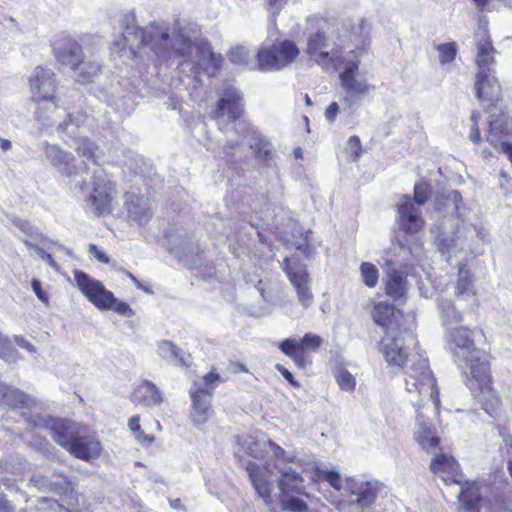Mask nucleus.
Returning <instances> with one entry per match:
<instances>
[{
  "label": "nucleus",
  "mask_w": 512,
  "mask_h": 512,
  "mask_svg": "<svg viewBox=\"0 0 512 512\" xmlns=\"http://www.w3.org/2000/svg\"><path fill=\"white\" fill-rule=\"evenodd\" d=\"M408 250L411 254L415 255V257L417 258L418 261L421 260V255H422L421 245H415L414 250H412L411 248H409Z\"/></svg>",
  "instance_id": "nucleus-62"
},
{
  "label": "nucleus",
  "mask_w": 512,
  "mask_h": 512,
  "mask_svg": "<svg viewBox=\"0 0 512 512\" xmlns=\"http://www.w3.org/2000/svg\"><path fill=\"white\" fill-rule=\"evenodd\" d=\"M15 225L27 236H29V240L31 241L39 240L43 245H46V243H52V241L48 240L41 233H39V231L29 221L19 219L15 222Z\"/></svg>",
  "instance_id": "nucleus-43"
},
{
  "label": "nucleus",
  "mask_w": 512,
  "mask_h": 512,
  "mask_svg": "<svg viewBox=\"0 0 512 512\" xmlns=\"http://www.w3.org/2000/svg\"><path fill=\"white\" fill-rule=\"evenodd\" d=\"M54 56L61 64L70 66L74 71L86 57L79 43L71 37H60L53 43Z\"/></svg>",
  "instance_id": "nucleus-20"
},
{
  "label": "nucleus",
  "mask_w": 512,
  "mask_h": 512,
  "mask_svg": "<svg viewBox=\"0 0 512 512\" xmlns=\"http://www.w3.org/2000/svg\"><path fill=\"white\" fill-rule=\"evenodd\" d=\"M131 401L136 405L152 407L162 404L164 396L153 382L143 380L133 390Z\"/></svg>",
  "instance_id": "nucleus-26"
},
{
  "label": "nucleus",
  "mask_w": 512,
  "mask_h": 512,
  "mask_svg": "<svg viewBox=\"0 0 512 512\" xmlns=\"http://www.w3.org/2000/svg\"><path fill=\"white\" fill-rule=\"evenodd\" d=\"M300 55L297 44L289 39H267L256 54L257 67L261 71H280L293 64Z\"/></svg>",
  "instance_id": "nucleus-11"
},
{
  "label": "nucleus",
  "mask_w": 512,
  "mask_h": 512,
  "mask_svg": "<svg viewBox=\"0 0 512 512\" xmlns=\"http://www.w3.org/2000/svg\"><path fill=\"white\" fill-rule=\"evenodd\" d=\"M0 147L3 151H7L11 148V142L7 139H0Z\"/></svg>",
  "instance_id": "nucleus-63"
},
{
  "label": "nucleus",
  "mask_w": 512,
  "mask_h": 512,
  "mask_svg": "<svg viewBox=\"0 0 512 512\" xmlns=\"http://www.w3.org/2000/svg\"><path fill=\"white\" fill-rule=\"evenodd\" d=\"M135 439L142 446H149L153 443L154 437L148 434H145L144 431L140 428L137 432L133 433Z\"/></svg>",
  "instance_id": "nucleus-57"
},
{
  "label": "nucleus",
  "mask_w": 512,
  "mask_h": 512,
  "mask_svg": "<svg viewBox=\"0 0 512 512\" xmlns=\"http://www.w3.org/2000/svg\"><path fill=\"white\" fill-rule=\"evenodd\" d=\"M435 205L438 211H445L449 214V216L444 217L435 236L439 251L443 255L447 254L446 261H449L452 255L463 251L466 245L465 236L461 233L464 228L460 219L462 216V196L458 191L451 190L445 195L437 197Z\"/></svg>",
  "instance_id": "nucleus-6"
},
{
  "label": "nucleus",
  "mask_w": 512,
  "mask_h": 512,
  "mask_svg": "<svg viewBox=\"0 0 512 512\" xmlns=\"http://www.w3.org/2000/svg\"><path fill=\"white\" fill-rule=\"evenodd\" d=\"M357 25V20L352 22L349 20L343 24L345 35L340 39L339 43L331 41L323 32L317 31L307 38L305 53L310 60L321 66L324 70H333L345 56V52L355 48L350 38L352 28Z\"/></svg>",
  "instance_id": "nucleus-9"
},
{
  "label": "nucleus",
  "mask_w": 512,
  "mask_h": 512,
  "mask_svg": "<svg viewBox=\"0 0 512 512\" xmlns=\"http://www.w3.org/2000/svg\"><path fill=\"white\" fill-rule=\"evenodd\" d=\"M33 481L44 490L66 493L71 489V484L63 475H52L51 478L34 476Z\"/></svg>",
  "instance_id": "nucleus-33"
},
{
  "label": "nucleus",
  "mask_w": 512,
  "mask_h": 512,
  "mask_svg": "<svg viewBox=\"0 0 512 512\" xmlns=\"http://www.w3.org/2000/svg\"><path fill=\"white\" fill-rule=\"evenodd\" d=\"M125 207L128 217L139 226L146 225L151 219L152 213L148 199L127 192L125 194Z\"/></svg>",
  "instance_id": "nucleus-27"
},
{
  "label": "nucleus",
  "mask_w": 512,
  "mask_h": 512,
  "mask_svg": "<svg viewBox=\"0 0 512 512\" xmlns=\"http://www.w3.org/2000/svg\"><path fill=\"white\" fill-rule=\"evenodd\" d=\"M243 113V102L240 92L234 87H228L218 101L217 108L213 112V117L220 122L227 118L229 121H235Z\"/></svg>",
  "instance_id": "nucleus-19"
},
{
  "label": "nucleus",
  "mask_w": 512,
  "mask_h": 512,
  "mask_svg": "<svg viewBox=\"0 0 512 512\" xmlns=\"http://www.w3.org/2000/svg\"><path fill=\"white\" fill-rule=\"evenodd\" d=\"M438 306L444 324H457L463 321L462 313L450 300L442 299Z\"/></svg>",
  "instance_id": "nucleus-38"
},
{
  "label": "nucleus",
  "mask_w": 512,
  "mask_h": 512,
  "mask_svg": "<svg viewBox=\"0 0 512 512\" xmlns=\"http://www.w3.org/2000/svg\"><path fill=\"white\" fill-rule=\"evenodd\" d=\"M430 185L426 182L416 183L414 186V200L418 205H423L430 197Z\"/></svg>",
  "instance_id": "nucleus-48"
},
{
  "label": "nucleus",
  "mask_w": 512,
  "mask_h": 512,
  "mask_svg": "<svg viewBox=\"0 0 512 512\" xmlns=\"http://www.w3.org/2000/svg\"><path fill=\"white\" fill-rule=\"evenodd\" d=\"M128 427L132 433L137 432L140 428V417L138 415L133 416L128 421Z\"/></svg>",
  "instance_id": "nucleus-59"
},
{
  "label": "nucleus",
  "mask_w": 512,
  "mask_h": 512,
  "mask_svg": "<svg viewBox=\"0 0 512 512\" xmlns=\"http://www.w3.org/2000/svg\"><path fill=\"white\" fill-rule=\"evenodd\" d=\"M69 146L87 160L96 162L98 147L86 137H72Z\"/></svg>",
  "instance_id": "nucleus-35"
},
{
  "label": "nucleus",
  "mask_w": 512,
  "mask_h": 512,
  "mask_svg": "<svg viewBox=\"0 0 512 512\" xmlns=\"http://www.w3.org/2000/svg\"><path fill=\"white\" fill-rule=\"evenodd\" d=\"M338 114H342L346 117H349L343 110H342V103L339 102H332L325 111V118L329 123H333L337 117Z\"/></svg>",
  "instance_id": "nucleus-49"
},
{
  "label": "nucleus",
  "mask_w": 512,
  "mask_h": 512,
  "mask_svg": "<svg viewBox=\"0 0 512 512\" xmlns=\"http://www.w3.org/2000/svg\"><path fill=\"white\" fill-rule=\"evenodd\" d=\"M473 334L474 331L465 326L450 328L445 332L447 348L458 366L475 361L477 355L481 354L475 345Z\"/></svg>",
  "instance_id": "nucleus-13"
},
{
  "label": "nucleus",
  "mask_w": 512,
  "mask_h": 512,
  "mask_svg": "<svg viewBox=\"0 0 512 512\" xmlns=\"http://www.w3.org/2000/svg\"><path fill=\"white\" fill-rule=\"evenodd\" d=\"M430 469L432 472L439 476L445 484H458L461 486V491L466 488L468 485H474L478 490L476 483H470L466 481L463 483V474L459 469V464L457 461L449 455L439 454L432 458ZM462 493V492H460ZM461 494H459L460 496Z\"/></svg>",
  "instance_id": "nucleus-18"
},
{
  "label": "nucleus",
  "mask_w": 512,
  "mask_h": 512,
  "mask_svg": "<svg viewBox=\"0 0 512 512\" xmlns=\"http://www.w3.org/2000/svg\"><path fill=\"white\" fill-rule=\"evenodd\" d=\"M395 317L396 312L393 305L386 302H380L375 305L373 311V320L382 327H385L386 331H389V328L392 330L391 318Z\"/></svg>",
  "instance_id": "nucleus-37"
},
{
  "label": "nucleus",
  "mask_w": 512,
  "mask_h": 512,
  "mask_svg": "<svg viewBox=\"0 0 512 512\" xmlns=\"http://www.w3.org/2000/svg\"><path fill=\"white\" fill-rule=\"evenodd\" d=\"M67 450L81 460L90 461L100 456L102 446L94 432L84 427Z\"/></svg>",
  "instance_id": "nucleus-21"
},
{
  "label": "nucleus",
  "mask_w": 512,
  "mask_h": 512,
  "mask_svg": "<svg viewBox=\"0 0 512 512\" xmlns=\"http://www.w3.org/2000/svg\"><path fill=\"white\" fill-rule=\"evenodd\" d=\"M158 354L176 365H187L186 353L178 348L174 343L168 340H162L158 343Z\"/></svg>",
  "instance_id": "nucleus-31"
},
{
  "label": "nucleus",
  "mask_w": 512,
  "mask_h": 512,
  "mask_svg": "<svg viewBox=\"0 0 512 512\" xmlns=\"http://www.w3.org/2000/svg\"><path fill=\"white\" fill-rule=\"evenodd\" d=\"M0 358L10 364L22 360L20 353L12 346L10 339L0 332Z\"/></svg>",
  "instance_id": "nucleus-39"
},
{
  "label": "nucleus",
  "mask_w": 512,
  "mask_h": 512,
  "mask_svg": "<svg viewBox=\"0 0 512 512\" xmlns=\"http://www.w3.org/2000/svg\"><path fill=\"white\" fill-rule=\"evenodd\" d=\"M45 157L62 175L71 177L76 174L74 157L56 144H46Z\"/></svg>",
  "instance_id": "nucleus-25"
},
{
  "label": "nucleus",
  "mask_w": 512,
  "mask_h": 512,
  "mask_svg": "<svg viewBox=\"0 0 512 512\" xmlns=\"http://www.w3.org/2000/svg\"><path fill=\"white\" fill-rule=\"evenodd\" d=\"M88 253L89 255L95 257L99 262L108 264L110 261L107 254L103 250H101L97 245L90 244L88 247Z\"/></svg>",
  "instance_id": "nucleus-54"
},
{
  "label": "nucleus",
  "mask_w": 512,
  "mask_h": 512,
  "mask_svg": "<svg viewBox=\"0 0 512 512\" xmlns=\"http://www.w3.org/2000/svg\"><path fill=\"white\" fill-rule=\"evenodd\" d=\"M75 72L78 82H92L101 73V64L95 57L90 59L85 57Z\"/></svg>",
  "instance_id": "nucleus-32"
},
{
  "label": "nucleus",
  "mask_w": 512,
  "mask_h": 512,
  "mask_svg": "<svg viewBox=\"0 0 512 512\" xmlns=\"http://www.w3.org/2000/svg\"><path fill=\"white\" fill-rule=\"evenodd\" d=\"M220 382V376L217 373L209 372L193 383L190 389L191 399L211 400L216 384Z\"/></svg>",
  "instance_id": "nucleus-30"
},
{
  "label": "nucleus",
  "mask_w": 512,
  "mask_h": 512,
  "mask_svg": "<svg viewBox=\"0 0 512 512\" xmlns=\"http://www.w3.org/2000/svg\"><path fill=\"white\" fill-rule=\"evenodd\" d=\"M24 244L30 252L37 254L43 261L47 262L55 270H59V265L55 262L52 255L47 253L38 243L29 239H24Z\"/></svg>",
  "instance_id": "nucleus-45"
},
{
  "label": "nucleus",
  "mask_w": 512,
  "mask_h": 512,
  "mask_svg": "<svg viewBox=\"0 0 512 512\" xmlns=\"http://www.w3.org/2000/svg\"><path fill=\"white\" fill-rule=\"evenodd\" d=\"M370 27L364 19H357L352 28L351 42L355 48L345 52V56L333 69L339 73V85L345 92L340 98L342 110L348 115H355L360 101L375 91L365 71L360 69V60L367 53L370 45Z\"/></svg>",
  "instance_id": "nucleus-4"
},
{
  "label": "nucleus",
  "mask_w": 512,
  "mask_h": 512,
  "mask_svg": "<svg viewBox=\"0 0 512 512\" xmlns=\"http://www.w3.org/2000/svg\"><path fill=\"white\" fill-rule=\"evenodd\" d=\"M411 345H415V338L412 333L399 332L394 333L389 328L385 331V335L380 342V351L382 352L386 362L389 365H394L404 369V381L406 380L407 372L411 366L419 367L422 363L429 369L427 359L419 353H408Z\"/></svg>",
  "instance_id": "nucleus-10"
},
{
  "label": "nucleus",
  "mask_w": 512,
  "mask_h": 512,
  "mask_svg": "<svg viewBox=\"0 0 512 512\" xmlns=\"http://www.w3.org/2000/svg\"><path fill=\"white\" fill-rule=\"evenodd\" d=\"M14 342L16 345L24 350H26L29 354L35 356L37 354V348L26 338L21 335L14 336Z\"/></svg>",
  "instance_id": "nucleus-51"
},
{
  "label": "nucleus",
  "mask_w": 512,
  "mask_h": 512,
  "mask_svg": "<svg viewBox=\"0 0 512 512\" xmlns=\"http://www.w3.org/2000/svg\"><path fill=\"white\" fill-rule=\"evenodd\" d=\"M348 150L354 159L358 158L361 154V142L358 136H351L348 140Z\"/></svg>",
  "instance_id": "nucleus-55"
},
{
  "label": "nucleus",
  "mask_w": 512,
  "mask_h": 512,
  "mask_svg": "<svg viewBox=\"0 0 512 512\" xmlns=\"http://www.w3.org/2000/svg\"><path fill=\"white\" fill-rule=\"evenodd\" d=\"M230 60L238 65L247 66L249 69H254L253 63L249 62V52L244 46H238L230 51Z\"/></svg>",
  "instance_id": "nucleus-46"
},
{
  "label": "nucleus",
  "mask_w": 512,
  "mask_h": 512,
  "mask_svg": "<svg viewBox=\"0 0 512 512\" xmlns=\"http://www.w3.org/2000/svg\"><path fill=\"white\" fill-rule=\"evenodd\" d=\"M480 493L474 485H468L460 495L459 512H478Z\"/></svg>",
  "instance_id": "nucleus-36"
},
{
  "label": "nucleus",
  "mask_w": 512,
  "mask_h": 512,
  "mask_svg": "<svg viewBox=\"0 0 512 512\" xmlns=\"http://www.w3.org/2000/svg\"><path fill=\"white\" fill-rule=\"evenodd\" d=\"M3 399L7 405L13 408L28 406L30 402L26 394L15 388H7L3 393Z\"/></svg>",
  "instance_id": "nucleus-42"
},
{
  "label": "nucleus",
  "mask_w": 512,
  "mask_h": 512,
  "mask_svg": "<svg viewBox=\"0 0 512 512\" xmlns=\"http://www.w3.org/2000/svg\"><path fill=\"white\" fill-rule=\"evenodd\" d=\"M461 367H469L466 385L472 394L480 402L490 401L492 404H497L498 397L491 387L490 367L486 361L481 359V355L478 354L475 361H469L467 365Z\"/></svg>",
  "instance_id": "nucleus-14"
},
{
  "label": "nucleus",
  "mask_w": 512,
  "mask_h": 512,
  "mask_svg": "<svg viewBox=\"0 0 512 512\" xmlns=\"http://www.w3.org/2000/svg\"><path fill=\"white\" fill-rule=\"evenodd\" d=\"M242 144L248 145L256 157L266 164L271 160L272 150L270 144L252 127L246 128V134L243 136Z\"/></svg>",
  "instance_id": "nucleus-29"
},
{
  "label": "nucleus",
  "mask_w": 512,
  "mask_h": 512,
  "mask_svg": "<svg viewBox=\"0 0 512 512\" xmlns=\"http://www.w3.org/2000/svg\"><path fill=\"white\" fill-rule=\"evenodd\" d=\"M399 228L409 234L420 231L424 225L419 209L408 196H402L398 205Z\"/></svg>",
  "instance_id": "nucleus-22"
},
{
  "label": "nucleus",
  "mask_w": 512,
  "mask_h": 512,
  "mask_svg": "<svg viewBox=\"0 0 512 512\" xmlns=\"http://www.w3.org/2000/svg\"><path fill=\"white\" fill-rule=\"evenodd\" d=\"M476 47V64L478 66L475 83L476 95L485 109L489 110L491 107L496 109L501 101V86L493 74L495 49L486 30L478 32Z\"/></svg>",
  "instance_id": "nucleus-8"
},
{
  "label": "nucleus",
  "mask_w": 512,
  "mask_h": 512,
  "mask_svg": "<svg viewBox=\"0 0 512 512\" xmlns=\"http://www.w3.org/2000/svg\"><path fill=\"white\" fill-rule=\"evenodd\" d=\"M46 424L51 430L53 439L65 449L70 447L84 428L76 422L65 419H49Z\"/></svg>",
  "instance_id": "nucleus-23"
},
{
  "label": "nucleus",
  "mask_w": 512,
  "mask_h": 512,
  "mask_svg": "<svg viewBox=\"0 0 512 512\" xmlns=\"http://www.w3.org/2000/svg\"><path fill=\"white\" fill-rule=\"evenodd\" d=\"M283 269L296 290L299 303L305 308L309 307L313 302V294L306 267L294 258H285Z\"/></svg>",
  "instance_id": "nucleus-17"
},
{
  "label": "nucleus",
  "mask_w": 512,
  "mask_h": 512,
  "mask_svg": "<svg viewBox=\"0 0 512 512\" xmlns=\"http://www.w3.org/2000/svg\"><path fill=\"white\" fill-rule=\"evenodd\" d=\"M386 267V294L394 299L403 297L407 291V282L401 272L397 270V261L385 259Z\"/></svg>",
  "instance_id": "nucleus-28"
},
{
  "label": "nucleus",
  "mask_w": 512,
  "mask_h": 512,
  "mask_svg": "<svg viewBox=\"0 0 512 512\" xmlns=\"http://www.w3.org/2000/svg\"><path fill=\"white\" fill-rule=\"evenodd\" d=\"M323 343V339L315 334L306 333L301 339L288 338L279 343V349L294 363L305 368L311 362L307 358L308 352L317 351Z\"/></svg>",
  "instance_id": "nucleus-15"
},
{
  "label": "nucleus",
  "mask_w": 512,
  "mask_h": 512,
  "mask_svg": "<svg viewBox=\"0 0 512 512\" xmlns=\"http://www.w3.org/2000/svg\"><path fill=\"white\" fill-rule=\"evenodd\" d=\"M333 375L342 391L351 393L355 390L356 379L345 367H337Z\"/></svg>",
  "instance_id": "nucleus-41"
},
{
  "label": "nucleus",
  "mask_w": 512,
  "mask_h": 512,
  "mask_svg": "<svg viewBox=\"0 0 512 512\" xmlns=\"http://www.w3.org/2000/svg\"><path fill=\"white\" fill-rule=\"evenodd\" d=\"M312 482L327 481L331 487L340 491L344 488L350 493L348 500H340L337 503V509L340 512H362L369 508L375 501L377 493L380 489V483L371 480L363 481L357 479H347L343 486L342 478L339 472L315 467L309 476Z\"/></svg>",
  "instance_id": "nucleus-7"
},
{
  "label": "nucleus",
  "mask_w": 512,
  "mask_h": 512,
  "mask_svg": "<svg viewBox=\"0 0 512 512\" xmlns=\"http://www.w3.org/2000/svg\"><path fill=\"white\" fill-rule=\"evenodd\" d=\"M235 455L239 458L249 455L256 459L270 455L273 461L272 466L279 473L278 488L284 493L289 491L302 492L303 476L290 466L295 462V456L287 453L275 442L264 438L258 439L253 435L240 436L237 438ZM270 467V463L260 467L253 462H249L246 470L258 496L264 500L272 512H277L278 503L272 496L274 481L272 480Z\"/></svg>",
  "instance_id": "nucleus-2"
},
{
  "label": "nucleus",
  "mask_w": 512,
  "mask_h": 512,
  "mask_svg": "<svg viewBox=\"0 0 512 512\" xmlns=\"http://www.w3.org/2000/svg\"><path fill=\"white\" fill-rule=\"evenodd\" d=\"M31 99L36 104V118L44 126H57L59 130L74 133L73 127H79V117L68 115L69 122H61L64 110L59 107L57 81L54 72L44 66H37L29 78Z\"/></svg>",
  "instance_id": "nucleus-5"
},
{
  "label": "nucleus",
  "mask_w": 512,
  "mask_h": 512,
  "mask_svg": "<svg viewBox=\"0 0 512 512\" xmlns=\"http://www.w3.org/2000/svg\"><path fill=\"white\" fill-rule=\"evenodd\" d=\"M0 512H13L12 505L5 499L0 498Z\"/></svg>",
  "instance_id": "nucleus-61"
},
{
  "label": "nucleus",
  "mask_w": 512,
  "mask_h": 512,
  "mask_svg": "<svg viewBox=\"0 0 512 512\" xmlns=\"http://www.w3.org/2000/svg\"><path fill=\"white\" fill-rule=\"evenodd\" d=\"M405 390L416 411L414 439L423 450L434 453L439 448L440 438L432 421L439 413L440 398L436 380L424 363L417 368H409Z\"/></svg>",
  "instance_id": "nucleus-3"
},
{
  "label": "nucleus",
  "mask_w": 512,
  "mask_h": 512,
  "mask_svg": "<svg viewBox=\"0 0 512 512\" xmlns=\"http://www.w3.org/2000/svg\"><path fill=\"white\" fill-rule=\"evenodd\" d=\"M277 371L293 386L298 387L299 384L295 381L293 375L282 365L277 364L276 365Z\"/></svg>",
  "instance_id": "nucleus-58"
},
{
  "label": "nucleus",
  "mask_w": 512,
  "mask_h": 512,
  "mask_svg": "<svg viewBox=\"0 0 512 512\" xmlns=\"http://www.w3.org/2000/svg\"><path fill=\"white\" fill-rule=\"evenodd\" d=\"M454 297L458 301L465 302L469 305L477 303V290L474 280L466 265H459L457 279L454 284Z\"/></svg>",
  "instance_id": "nucleus-24"
},
{
  "label": "nucleus",
  "mask_w": 512,
  "mask_h": 512,
  "mask_svg": "<svg viewBox=\"0 0 512 512\" xmlns=\"http://www.w3.org/2000/svg\"><path fill=\"white\" fill-rule=\"evenodd\" d=\"M210 401L207 399H192L191 419L194 425L200 429L213 415Z\"/></svg>",
  "instance_id": "nucleus-34"
},
{
  "label": "nucleus",
  "mask_w": 512,
  "mask_h": 512,
  "mask_svg": "<svg viewBox=\"0 0 512 512\" xmlns=\"http://www.w3.org/2000/svg\"><path fill=\"white\" fill-rule=\"evenodd\" d=\"M425 280L427 281V284L429 285V287L425 284V281L423 279H420L418 284H419V290L422 294L423 297L425 298H431L433 297L434 293H435V289L434 287L431 285V280H430V277L429 275L426 273V278Z\"/></svg>",
  "instance_id": "nucleus-52"
},
{
  "label": "nucleus",
  "mask_w": 512,
  "mask_h": 512,
  "mask_svg": "<svg viewBox=\"0 0 512 512\" xmlns=\"http://www.w3.org/2000/svg\"><path fill=\"white\" fill-rule=\"evenodd\" d=\"M264 7L266 11L269 13L272 21V25H276V17L279 15L281 10L287 3V0H263Z\"/></svg>",
  "instance_id": "nucleus-47"
},
{
  "label": "nucleus",
  "mask_w": 512,
  "mask_h": 512,
  "mask_svg": "<svg viewBox=\"0 0 512 512\" xmlns=\"http://www.w3.org/2000/svg\"><path fill=\"white\" fill-rule=\"evenodd\" d=\"M146 46L164 60L181 57V72L188 70L193 74L192 78L187 75V85L192 84L194 88L199 82L196 68L203 70L208 76H214L222 61L221 55L215 54L207 41L191 43L179 32L169 33L164 25H151L145 31L136 26H128L122 35L113 40L111 50L113 53H121L128 49L130 55L135 56L137 50Z\"/></svg>",
  "instance_id": "nucleus-1"
},
{
  "label": "nucleus",
  "mask_w": 512,
  "mask_h": 512,
  "mask_svg": "<svg viewBox=\"0 0 512 512\" xmlns=\"http://www.w3.org/2000/svg\"><path fill=\"white\" fill-rule=\"evenodd\" d=\"M74 278L80 291L97 309H110L114 294L107 290L102 282L79 270L74 272Z\"/></svg>",
  "instance_id": "nucleus-16"
},
{
  "label": "nucleus",
  "mask_w": 512,
  "mask_h": 512,
  "mask_svg": "<svg viewBox=\"0 0 512 512\" xmlns=\"http://www.w3.org/2000/svg\"><path fill=\"white\" fill-rule=\"evenodd\" d=\"M360 277L363 284L369 288L377 286L379 281V270L371 262H362L359 267Z\"/></svg>",
  "instance_id": "nucleus-40"
},
{
  "label": "nucleus",
  "mask_w": 512,
  "mask_h": 512,
  "mask_svg": "<svg viewBox=\"0 0 512 512\" xmlns=\"http://www.w3.org/2000/svg\"><path fill=\"white\" fill-rule=\"evenodd\" d=\"M109 310H113L114 312L122 316L131 317L134 315L133 310L127 303L118 301L115 297L113 303H111V307Z\"/></svg>",
  "instance_id": "nucleus-50"
},
{
  "label": "nucleus",
  "mask_w": 512,
  "mask_h": 512,
  "mask_svg": "<svg viewBox=\"0 0 512 512\" xmlns=\"http://www.w3.org/2000/svg\"><path fill=\"white\" fill-rule=\"evenodd\" d=\"M477 119H478V114L473 113L470 118L472 124H471V132H470L469 138L475 144H478L481 140Z\"/></svg>",
  "instance_id": "nucleus-53"
},
{
  "label": "nucleus",
  "mask_w": 512,
  "mask_h": 512,
  "mask_svg": "<svg viewBox=\"0 0 512 512\" xmlns=\"http://www.w3.org/2000/svg\"><path fill=\"white\" fill-rule=\"evenodd\" d=\"M86 204L97 216L111 214L114 210L116 189L108 175L101 169L94 171L90 186L85 183L78 186Z\"/></svg>",
  "instance_id": "nucleus-12"
},
{
  "label": "nucleus",
  "mask_w": 512,
  "mask_h": 512,
  "mask_svg": "<svg viewBox=\"0 0 512 512\" xmlns=\"http://www.w3.org/2000/svg\"><path fill=\"white\" fill-rule=\"evenodd\" d=\"M126 274L137 287L142 288L140 281L132 273L126 272Z\"/></svg>",
  "instance_id": "nucleus-64"
},
{
  "label": "nucleus",
  "mask_w": 512,
  "mask_h": 512,
  "mask_svg": "<svg viewBox=\"0 0 512 512\" xmlns=\"http://www.w3.org/2000/svg\"><path fill=\"white\" fill-rule=\"evenodd\" d=\"M240 148V144L236 143L235 145H232V144H227L223 147V152L227 155V156H235L236 155V152H232L233 151H236Z\"/></svg>",
  "instance_id": "nucleus-60"
},
{
  "label": "nucleus",
  "mask_w": 512,
  "mask_h": 512,
  "mask_svg": "<svg viewBox=\"0 0 512 512\" xmlns=\"http://www.w3.org/2000/svg\"><path fill=\"white\" fill-rule=\"evenodd\" d=\"M31 285H32V289H33L34 293L36 294V296L38 297V299L41 300L44 303H47L49 297L42 290L41 282L39 280H37V279H33Z\"/></svg>",
  "instance_id": "nucleus-56"
},
{
  "label": "nucleus",
  "mask_w": 512,
  "mask_h": 512,
  "mask_svg": "<svg viewBox=\"0 0 512 512\" xmlns=\"http://www.w3.org/2000/svg\"><path fill=\"white\" fill-rule=\"evenodd\" d=\"M436 50L439 54V61L442 65L454 61L457 54V46L455 42L438 44Z\"/></svg>",
  "instance_id": "nucleus-44"
}]
</instances>
